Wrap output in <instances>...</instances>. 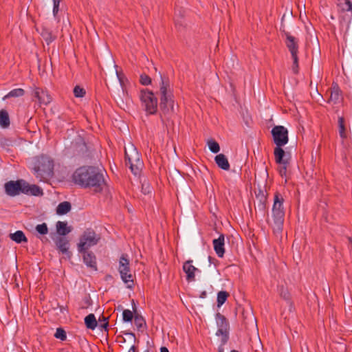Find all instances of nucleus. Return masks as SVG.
Masks as SVG:
<instances>
[{
    "label": "nucleus",
    "instance_id": "obj_1",
    "mask_svg": "<svg viewBox=\"0 0 352 352\" xmlns=\"http://www.w3.org/2000/svg\"><path fill=\"white\" fill-rule=\"evenodd\" d=\"M104 173L102 167L82 166L74 173L72 179L75 184L83 188L100 192L105 186Z\"/></svg>",
    "mask_w": 352,
    "mask_h": 352
},
{
    "label": "nucleus",
    "instance_id": "obj_2",
    "mask_svg": "<svg viewBox=\"0 0 352 352\" xmlns=\"http://www.w3.org/2000/svg\"><path fill=\"white\" fill-rule=\"evenodd\" d=\"M4 188L6 193L10 197H14L20 193L34 196L43 195L41 188L34 184H30L23 179L8 182L5 184Z\"/></svg>",
    "mask_w": 352,
    "mask_h": 352
},
{
    "label": "nucleus",
    "instance_id": "obj_3",
    "mask_svg": "<svg viewBox=\"0 0 352 352\" xmlns=\"http://www.w3.org/2000/svg\"><path fill=\"white\" fill-rule=\"evenodd\" d=\"M34 174L41 182H45L53 175L54 162L46 155L37 157L33 164Z\"/></svg>",
    "mask_w": 352,
    "mask_h": 352
},
{
    "label": "nucleus",
    "instance_id": "obj_4",
    "mask_svg": "<svg viewBox=\"0 0 352 352\" xmlns=\"http://www.w3.org/2000/svg\"><path fill=\"white\" fill-rule=\"evenodd\" d=\"M283 198L278 194L275 195L272 208L273 228L275 233H280L283 229L285 215L283 206Z\"/></svg>",
    "mask_w": 352,
    "mask_h": 352
},
{
    "label": "nucleus",
    "instance_id": "obj_5",
    "mask_svg": "<svg viewBox=\"0 0 352 352\" xmlns=\"http://www.w3.org/2000/svg\"><path fill=\"white\" fill-rule=\"evenodd\" d=\"M125 156L131 172L135 175H139L143 164L140 160V154L133 144L129 143L125 147Z\"/></svg>",
    "mask_w": 352,
    "mask_h": 352
},
{
    "label": "nucleus",
    "instance_id": "obj_6",
    "mask_svg": "<svg viewBox=\"0 0 352 352\" xmlns=\"http://www.w3.org/2000/svg\"><path fill=\"white\" fill-rule=\"evenodd\" d=\"M142 106L148 114H155L157 109V99L152 91L142 90L140 95Z\"/></svg>",
    "mask_w": 352,
    "mask_h": 352
},
{
    "label": "nucleus",
    "instance_id": "obj_7",
    "mask_svg": "<svg viewBox=\"0 0 352 352\" xmlns=\"http://www.w3.org/2000/svg\"><path fill=\"white\" fill-rule=\"evenodd\" d=\"M100 239L94 230H87L80 239L78 250L80 252L86 251L88 248L96 245Z\"/></svg>",
    "mask_w": 352,
    "mask_h": 352
},
{
    "label": "nucleus",
    "instance_id": "obj_8",
    "mask_svg": "<svg viewBox=\"0 0 352 352\" xmlns=\"http://www.w3.org/2000/svg\"><path fill=\"white\" fill-rule=\"evenodd\" d=\"M118 271L120 274L122 280L131 287L133 284V276L131 273L129 267V260L126 255L122 254L119 260Z\"/></svg>",
    "mask_w": 352,
    "mask_h": 352
},
{
    "label": "nucleus",
    "instance_id": "obj_9",
    "mask_svg": "<svg viewBox=\"0 0 352 352\" xmlns=\"http://www.w3.org/2000/svg\"><path fill=\"white\" fill-rule=\"evenodd\" d=\"M216 323L218 327L216 335L221 336L222 343L226 344L229 338V323L226 318L219 313L216 314Z\"/></svg>",
    "mask_w": 352,
    "mask_h": 352
},
{
    "label": "nucleus",
    "instance_id": "obj_10",
    "mask_svg": "<svg viewBox=\"0 0 352 352\" xmlns=\"http://www.w3.org/2000/svg\"><path fill=\"white\" fill-rule=\"evenodd\" d=\"M116 74L119 82V86H116L112 89V94L118 103H124V100L127 98V92L124 87V76L117 70L116 71Z\"/></svg>",
    "mask_w": 352,
    "mask_h": 352
},
{
    "label": "nucleus",
    "instance_id": "obj_11",
    "mask_svg": "<svg viewBox=\"0 0 352 352\" xmlns=\"http://www.w3.org/2000/svg\"><path fill=\"white\" fill-rule=\"evenodd\" d=\"M272 135L276 146H283L287 144L288 131L283 126H276L272 129Z\"/></svg>",
    "mask_w": 352,
    "mask_h": 352
},
{
    "label": "nucleus",
    "instance_id": "obj_12",
    "mask_svg": "<svg viewBox=\"0 0 352 352\" xmlns=\"http://www.w3.org/2000/svg\"><path fill=\"white\" fill-rule=\"evenodd\" d=\"M160 100L162 101V105L164 103L167 102V100H169V98L173 97L171 89L170 88V82L168 79L162 76L161 74H160Z\"/></svg>",
    "mask_w": 352,
    "mask_h": 352
},
{
    "label": "nucleus",
    "instance_id": "obj_13",
    "mask_svg": "<svg viewBox=\"0 0 352 352\" xmlns=\"http://www.w3.org/2000/svg\"><path fill=\"white\" fill-rule=\"evenodd\" d=\"M284 34L286 38L285 44L291 54V56H298V45L297 38L292 36L290 33L287 32H285Z\"/></svg>",
    "mask_w": 352,
    "mask_h": 352
},
{
    "label": "nucleus",
    "instance_id": "obj_14",
    "mask_svg": "<svg viewBox=\"0 0 352 352\" xmlns=\"http://www.w3.org/2000/svg\"><path fill=\"white\" fill-rule=\"evenodd\" d=\"M192 260H188L184 263L183 264V271L185 272L186 275V280L190 282H193L195 280V273L197 272H199V269L195 267L192 264Z\"/></svg>",
    "mask_w": 352,
    "mask_h": 352
},
{
    "label": "nucleus",
    "instance_id": "obj_15",
    "mask_svg": "<svg viewBox=\"0 0 352 352\" xmlns=\"http://www.w3.org/2000/svg\"><path fill=\"white\" fill-rule=\"evenodd\" d=\"M34 96L41 104L47 105L51 102V96L48 92L41 88L36 87L34 91Z\"/></svg>",
    "mask_w": 352,
    "mask_h": 352
},
{
    "label": "nucleus",
    "instance_id": "obj_16",
    "mask_svg": "<svg viewBox=\"0 0 352 352\" xmlns=\"http://www.w3.org/2000/svg\"><path fill=\"white\" fill-rule=\"evenodd\" d=\"M275 161L278 164H288L289 154H287L282 146H276L274 151Z\"/></svg>",
    "mask_w": 352,
    "mask_h": 352
},
{
    "label": "nucleus",
    "instance_id": "obj_17",
    "mask_svg": "<svg viewBox=\"0 0 352 352\" xmlns=\"http://www.w3.org/2000/svg\"><path fill=\"white\" fill-rule=\"evenodd\" d=\"M214 250L219 257H223L225 253L224 243L225 237L221 234L218 239H214L212 241Z\"/></svg>",
    "mask_w": 352,
    "mask_h": 352
},
{
    "label": "nucleus",
    "instance_id": "obj_18",
    "mask_svg": "<svg viewBox=\"0 0 352 352\" xmlns=\"http://www.w3.org/2000/svg\"><path fill=\"white\" fill-rule=\"evenodd\" d=\"M55 243L60 252L69 256V241L66 238L59 236L56 239Z\"/></svg>",
    "mask_w": 352,
    "mask_h": 352
},
{
    "label": "nucleus",
    "instance_id": "obj_19",
    "mask_svg": "<svg viewBox=\"0 0 352 352\" xmlns=\"http://www.w3.org/2000/svg\"><path fill=\"white\" fill-rule=\"evenodd\" d=\"M83 252V261L85 265L92 269L93 270H97L96 265V256L94 254L89 252Z\"/></svg>",
    "mask_w": 352,
    "mask_h": 352
},
{
    "label": "nucleus",
    "instance_id": "obj_20",
    "mask_svg": "<svg viewBox=\"0 0 352 352\" xmlns=\"http://www.w3.org/2000/svg\"><path fill=\"white\" fill-rule=\"evenodd\" d=\"M214 161L217 166L224 170H228L230 169V164L226 155L224 154H219L215 156Z\"/></svg>",
    "mask_w": 352,
    "mask_h": 352
},
{
    "label": "nucleus",
    "instance_id": "obj_21",
    "mask_svg": "<svg viewBox=\"0 0 352 352\" xmlns=\"http://www.w3.org/2000/svg\"><path fill=\"white\" fill-rule=\"evenodd\" d=\"M338 10L342 12H347L352 16V0H338Z\"/></svg>",
    "mask_w": 352,
    "mask_h": 352
},
{
    "label": "nucleus",
    "instance_id": "obj_22",
    "mask_svg": "<svg viewBox=\"0 0 352 352\" xmlns=\"http://www.w3.org/2000/svg\"><path fill=\"white\" fill-rule=\"evenodd\" d=\"M9 236L10 239L16 243H26L28 241L27 237L21 230H17L14 233H10Z\"/></svg>",
    "mask_w": 352,
    "mask_h": 352
},
{
    "label": "nucleus",
    "instance_id": "obj_23",
    "mask_svg": "<svg viewBox=\"0 0 352 352\" xmlns=\"http://www.w3.org/2000/svg\"><path fill=\"white\" fill-rule=\"evenodd\" d=\"M167 100V102L164 103V105H162V100H160V107L164 115L169 114L174 111V106L172 97L169 98V100Z\"/></svg>",
    "mask_w": 352,
    "mask_h": 352
},
{
    "label": "nucleus",
    "instance_id": "obj_24",
    "mask_svg": "<svg viewBox=\"0 0 352 352\" xmlns=\"http://www.w3.org/2000/svg\"><path fill=\"white\" fill-rule=\"evenodd\" d=\"M56 231L59 235L65 236L69 234L72 231V229L67 226L66 222L58 221L56 223Z\"/></svg>",
    "mask_w": 352,
    "mask_h": 352
},
{
    "label": "nucleus",
    "instance_id": "obj_25",
    "mask_svg": "<svg viewBox=\"0 0 352 352\" xmlns=\"http://www.w3.org/2000/svg\"><path fill=\"white\" fill-rule=\"evenodd\" d=\"M340 100V89L337 85H334L331 89V94L329 99V102L338 103Z\"/></svg>",
    "mask_w": 352,
    "mask_h": 352
},
{
    "label": "nucleus",
    "instance_id": "obj_26",
    "mask_svg": "<svg viewBox=\"0 0 352 352\" xmlns=\"http://www.w3.org/2000/svg\"><path fill=\"white\" fill-rule=\"evenodd\" d=\"M40 34L47 45L53 42L56 38V36L53 35L52 32L45 27L42 28Z\"/></svg>",
    "mask_w": 352,
    "mask_h": 352
},
{
    "label": "nucleus",
    "instance_id": "obj_27",
    "mask_svg": "<svg viewBox=\"0 0 352 352\" xmlns=\"http://www.w3.org/2000/svg\"><path fill=\"white\" fill-rule=\"evenodd\" d=\"M85 323L88 329L92 330L95 329V328L97 327L98 323L94 314H90L88 316H87L85 318Z\"/></svg>",
    "mask_w": 352,
    "mask_h": 352
},
{
    "label": "nucleus",
    "instance_id": "obj_28",
    "mask_svg": "<svg viewBox=\"0 0 352 352\" xmlns=\"http://www.w3.org/2000/svg\"><path fill=\"white\" fill-rule=\"evenodd\" d=\"M0 126L2 128H7L10 126L9 115L4 109L0 111Z\"/></svg>",
    "mask_w": 352,
    "mask_h": 352
},
{
    "label": "nucleus",
    "instance_id": "obj_29",
    "mask_svg": "<svg viewBox=\"0 0 352 352\" xmlns=\"http://www.w3.org/2000/svg\"><path fill=\"white\" fill-rule=\"evenodd\" d=\"M71 210V204L67 201L59 204L56 208V213L60 215L67 214Z\"/></svg>",
    "mask_w": 352,
    "mask_h": 352
},
{
    "label": "nucleus",
    "instance_id": "obj_30",
    "mask_svg": "<svg viewBox=\"0 0 352 352\" xmlns=\"http://www.w3.org/2000/svg\"><path fill=\"white\" fill-rule=\"evenodd\" d=\"M207 144L210 151L213 153H217L220 151L219 144L212 139L208 140L207 141Z\"/></svg>",
    "mask_w": 352,
    "mask_h": 352
},
{
    "label": "nucleus",
    "instance_id": "obj_31",
    "mask_svg": "<svg viewBox=\"0 0 352 352\" xmlns=\"http://www.w3.org/2000/svg\"><path fill=\"white\" fill-rule=\"evenodd\" d=\"M338 126H339V134L342 139L346 138V128L344 126V120L342 117H340L338 119Z\"/></svg>",
    "mask_w": 352,
    "mask_h": 352
},
{
    "label": "nucleus",
    "instance_id": "obj_32",
    "mask_svg": "<svg viewBox=\"0 0 352 352\" xmlns=\"http://www.w3.org/2000/svg\"><path fill=\"white\" fill-rule=\"evenodd\" d=\"M24 94V90L21 88L14 89L10 91L6 96H4L3 100L11 97H20Z\"/></svg>",
    "mask_w": 352,
    "mask_h": 352
},
{
    "label": "nucleus",
    "instance_id": "obj_33",
    "mask_svg": "<svg viewBox=\"0 0 352 352\" xmlns=\"http://www.w3.org/2000/svg\"><path fill=\"white\" fill-rule=\"evenodd\" d=\"M142 183V192L144 195H148L151 192L152 188L148 180L146 178H144L141 180Z\"/></svg>",
    "mask_w": 352,
    "mask_h": 352
},
{
    "label": "nucleus",
    "instance_id": "obj_34",
    "mask_svg": "<svg viewBox=\"0 0 352 352\" xmlns=\"http://www.w3.org/2000/svg\"><path fill=\"white\" fill-rule=\"evenodd\" d=\"M228 296V294L226 292L221 291L217 294V306L220 307L221 305L224 304Z\"/></svg>",
    "mask_w": 352,
    "mask_h": 352
},
{
    "label": "nucleus",
    "instance_id": "obj_35",
    "mask_svg": "<svg viewBox=\"0 0 352 352\" xmlns=\"http://www.w3.org/2000/svg\"><path fill=\"white\" fill-rule=\"evenodd\" d=\"M36 230L41 234H46L48 232V228L45 223L38 224L36 226Z\"/></svg>",
    "mask_w": 352,
    "mask_h": 352
},
{
    "label": "nucleus",
    "instance_id": "obj_36",
    "mask_svg": "<svg viewBox=\"0 0 352 352\" xmlns=\"http://www.w3.org/2000/svg\"><path fill=\"white\" fill-rule=\"evenodd\" d=\"M133 313L129 309H125L123 311L122 317L124 322H131L133 319Z\"/></svg>",
    "mask_w": 352,
    "mask_h": 352
},
{
    "label": "nucleus",
    "instance_id": "obj_37",
    "mask_svg": "<svg viewBox=\"0 0 352 352\" xmlns=\"http://www.w3.org/2000/svg\"><path fill=\"white\" fill-rule=\"evenodd\" d=\"M54 336L60 340H65L67 338L65 331L61 328H58L56 329Z\"/></svg>",
    "mask_w": 352,
    "mask_h": 352
},
{
    "label": "nucleus",
    "instance_id": "obj_38",
    "mask_svg": "<svg viewBox=\"0 0 352 352\" xmlns=\"http://www.w3.org/2000/svg\"><path fill=\"white\" fill-rule=\"evenodd\" d=\"M74 94L77 98L83 97L85 94V91L83 88L80 86H76L74 89Z\"/></svg>",
    "mask_w": 352,
    "mask_h": 352
},
{
    "label": "nucleus",
    "instance_id": "obj_39",
    "mask_svg": "<svg viewBox=\"0 0 352 352\" xmlns=\"http://www.w3.org/2000/svg\"><path fill=\"white\" fill-rule=\"evenodd\" d=\"M293 60V64L292 69L294 73L297 74L298 72V56H292Z\"/></svg>",
    "mask_w": 352,
    "mask_h": 352
},
{
    "label": "nucleus",
    "instance_id": "obj_40",
    "mask_svg": "<svg viewBox=\"0 0 352 352\" xmlns=\"http://www.w3.org/2000/svg\"><path fill=\"white\" fill-rule=\"evenodd\" d=\"M140 82L144 85H148L151 82V78L146 74H142L140 76Z\"/></svg>",
    "mask_w": 352,
    "mask_h": 352
},
{
    "label": "nucleus",
    "instance_id": "obj_41",
    "mask_svg": "<svg viewBox=\"0 0 352 352\" xmlns=\"http://www.w3.org/2000/svg\"><path fill=\"white\" fill-rule=\"evenodd\" d=\"M61 0H53V15L54 17L57 16L59 10V5Z\"/></svg>",
    "mask_w": 352,
    "mask_h": 352
},
{
    "label": "nucleus",
    "instance_id": "obj_42",
    "mask_svg": "<svg viewBox=\"0 0 352 352\" xmlns=\"http://www.w3.org/2000/svg\"><path fill=\"white\" fill-rule=\"evenodd\" d=\"M134 321L135 324L138 327V328H141L145 324V322L143 318L141 316H135Z\"/></svg>",
    "mask_w": 352,
    "mask_h": 352
},
{
    "label": "nucleus",
    "instance_id": "obj_43",
    "mask_svg": "<svg viewBox=\"0 0 352 352\" xmlns=\"http://www.w3.org/2000/svg\"><path fill=\"white\" fill-rule=\"evenodd\" d=\"M279 292L281 297H283L285 299L289 298V294L287 289L284 288L283 287H281L279 289Z\"/></svg>",
    "mask_w": 352,
    "mask_h": 352
},
{
    "label": "nucleus",
    "instance_id": "obj_44",
    "mask_svg": "<svg viewBox=\"0 0 352 352\" xmlns=\"http://www.w3.org/2000/svg\"><path fill=\"white\" fill-rule=\"evenodd\" d=\"M279 165H280V167L278 169L279 173L281 177H284L286 175L287 164H279Z\"/></svg>",
    "mask_w": 352,
    "mask_h": 352
},
{
    "label": "nucleus",
    "instance_id": "obj_45",
    "mask_svg": "<svg viewBox=\"0 0 352 352\" xmlns=\"http://www.w3.org/2000/svg\"><path fill=\"white\" fill-rule=\"evenodd\" d=\"M224 344H223V343L221 342V345L219 346V351H218V352H224V348H223V345H224Z\"/></svg>",
    "mask_w": 352,
    "mask_h": 352
},
{
    "label": "nucleus",
    "instance_id": "obj_46",
    "mask_svg": "<svg viewBox=\"0 0 352 352\" xmlns=\"http://www.w3.org/2000/svg\"><path fill=\"white\" fill-rule=\"evenodd\" d=\"M160 352H169V351L166 347L162 346L160 348Z\"/></svg>",
    "mask_w": 352,
    "mask_h": 352
},
{
    "label": "nucleus",
    "instance_id": "obj_47",
    "mask_svg": "<svg viewBox=\"0 0 352 352\" xmlns=\"http://www.w3.org/2000/svg\"><path fill=\"white\" fill-rule=\"evenodd\" d=\"M128 352H135V348L134 346H132L129 350L128 351Z\"/></svg>",
    "mask_w": 352,
    "mask_h": 352
},
{
    "label": "nucleus",
    "instance_id": "obj_48",
    "mask_svg": "<svg viewBox=\"0 0 352 352\" xmlns=\"http://www.w3.org/2000/svg\"><path fill=\"white\" fill-rule=\"evenodd\" d=\"M107 326H108V322H105L104 323V324H102V327H104V328H107Z\"/></svg>",
    "mask_w": 352,
    "mask_h": 352
},
{
    "label": "nucleus",
    "instance_id": "obj_49",
    "mask_svg": "<svg viewBox=\"0 0 352 352\" xmlns=\"http://www.w3.org/2000/svg\"><path fill=\"white\" fill-rule=\"evenodd\" d=\"M231 352H238V351L233 350V351H231Z\"/></svg>",
    "mask_w": 352,
    "mask_h": 352
}]
</instances>
